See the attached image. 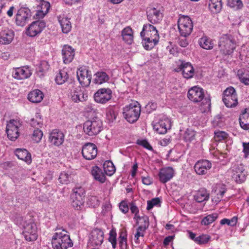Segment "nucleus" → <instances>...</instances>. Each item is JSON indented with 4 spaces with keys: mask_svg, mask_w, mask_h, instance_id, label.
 Listing matches in <instances>:
<instances>
[{
    "mask_svg": "<svg viewBox=\"0 0 249 249\" xmlns=\"http://www.w3.org/2000/svg\"><path fill=\"white\" fill-rule=\"evenodd\" d=\"M17 225L23 227V235L25 239L29 242H33L37 238V228L34 220L31 215H27L25 218L17 216L15 220Z\"/></svg>",
    "mask_w": 249,
    "mask_h": 249,
    "instance_id": "1",
    "label": "nucleus"
},
{
    "mask_svg": "<svg viewBox=\"0 0 249 249\" xmlns=\"http://www.w3.org/2000/svg\"><path fill=\"white\" fill-rule=\"evenodd\" d=\"M142 45L145 49L150 50L159 42L160 36L156 27L150 24H144L141 32Z\"/></svg>",
    "mask_w": 249,
    "mask_h": 249,
    "instance_id": "2",
    "label": "nucleus"
},
{
    "mask_svg": "<svg viewBox=\"0 0 249 249\" xmlns=\"http://www.w3.org/2000/svg\"><path fill=\"white\" fill-rule=\"evenodd\" d=\"M238 42L234 36L223 34L219 38L218 47L220 52L224 55H231L233 53Z\"/></svg>",
    "mask_w": 249,
    "mask_h": 249,
    "instance_id": "3",
    "label": "nucleus"
},
{
    "mask_svg": "<svg viewBox=\"0 0 249 249\" xmlns=\"http://www.w3.org/2000/svg\"><path fill=\"white\" fill-rule=\"evenodd\" d=\"M52 245L53 249H67L72 247L73 243L66 231L57 230L52 237Z\"/></svg>",
    "mask_w": 249,
    "mask_h": 249,
    "instance_id": "4",
    "label": "nucleus"
},
{
    "mask_svg": "<svg viewBox=\"0 0 249 249\" xmlns=\"http://www.w3.org/2000/svg\"><path fill=\"white\" fill-rule=\"evenodd\" d=\"M141 108L140 104L137 101H133L126 106L123 109V114L125 119L130 123L136 122L140 117Z\"/></svg>",
    "mask_w": 249,
    "mask_h": 249,
    "instance_id": "5",
    "label": "nucleus"
},
{
    "mask_svg": "<svg viewBox=\"0 0 249 249\" xmlns=\"http://www.w3.org/2000/svg\"><path fill=\"white\" fill-rule=\"evenodd\" d=\"M83 129L85 134L96 136L103 129L102 121L97 118L88 120L83 124Z\"/></svg>",
    "mask_w": 249,
    "mask_h": 249,
    "instance_id": "6",
    "label": "nucleus"
},
{
    "mask_svg": "<svg viewBox=\"0 0 249 249\" xmlns=\"http://www.w3.org/2000/svg\"><path fill=\"white\" fill-rule=\"evenodd\" d=\"M188 98L190 100L198 103L203 100L202 103L205 106L206 108H209L211 106V100L209 98H205L204 90L202 88L197 86H194L190 89L188 91Z\"/></svg>",
    "mask_w": 249,
    "mask_h": 249,
    "instance_id": "7",
    "label": "nucleus"
},
{
    "mask_svg": "<svg viewBox=\"0 0 249 249\" xmlns=\"http://www.w3.org/2000/svg\"><path fill=\"white\" fill-rule=\"evenodd\" d=\"M22 122L19 119H12L7 123L6 133L9 140L15 141L19 136Z\"/></svg>",
    "mask_w": 249,
    "mask_h": 249,
    "instance_id": "8",
    "label": "nucleus"
},
{
    "mask_svg": "<svg viewBox=\"0 0 249 249\" xmlns=\"http://www.w3.org/2000/svg\"><path fill=\"white\" fill-rule=\"evenodd\" d=\"M178 29L181 36H189L193 29V24L191 18L187 16L181 15L178 21Z\"/></svg>",
    "mask_w": 249,
    "mask_h": 249,
    "instance_id": "9",
    "label": "nucleus"
},
{
    "mask_svg": "<svg viewBox=\"0 0 249 249\" xmlns=\"http://www.w3.org/2000/svg\"><path fill=\"white\" fill-rule=\"evenodd\" d=\"M222 100L227 107H236L238 103L236 90L232 87L227 88L223 92Z\"/></svg>",
    "mask_w": 249,
    "mask_h": 249,
    "instance_id": "10",
    "label": "nucleus"
},
{
    "mask_svg": "<svg viewBox=\"0 0 249 249\" xmlns=\"http://www.w3.org/2000/svg\"><path fill=\"white\" fill-rule=\"evenodd\" d=\"M72 192L71 196V205L75 209L79 210L84 202V198L85 194L84 189L81 187H75L73 189Z\"/></svg>",
    "mask_w": 249,
    "mask_h": 249,
    "instance_id": "11",
    "label": "nucleus"
},
{
    "mask_svg": "<svg viewBox=\"0 0 249 249\" xmlns=\"http://www.w3.org/2000/svg\"><path fill=\"white\" fill-rule=\"evenodd\" d=\"M77 79L83 87H88L89 85L91 79V74L86 66H82L78 68L77 71Z\"/></svg>",
    "mask_w": 249,
    "mask_h": 249,
    "instance_id": "12",
    "label": "nucleus"
},
{
    "mask_svg": "<svg viewBox=\"0 0 249 249\" xmlns=\"http://www.w3.org/2000/svg\"><path fill=\"white\" fill-rule=\"evenodd\" d=\"M231 170L232 178L237 183H241L245 181L247 174L243 164H235L231 167Z\"/></svg>",
    "mask_w": 249,
    "mask_h": 249,
    "instance_id": "13",
    "label": "nucleus"
},
{
    "mask_svg": "<svg viewBox=\"0 0 249 249\" xmlns=\"http://www.w3.org/2000/svg\"><path fill=\"white\" fill-rule=\"evenodd\" d=\"M46 26L43 20H36L32 22L27 28L26 34L28 36L35 37L40 34Z\"/></svg>",
    "mask_w": 249,
    "mask_h": 249,
    "instance_id": "14",
    "label": "nucleus"
},
{
    "mask_svg": "<svg viewBox=\"0 0 249 249\" xmlns=\"http://www.w3.org/2000/svg\"><path fill=\"white\" fill-rule=\"evenodd\" d=\"M176 71H181L182 76L186 79H190L194 75V69L190 62L179 60Z\"/></svg>",
    "mask_w": 249,
    "mask_h": 249,
    "instance_id": "15",
    "label": "nucleus"
},
{
    "mask_svg": "<svg viewBox=\"0 0 249 249\" xmlns=\"http://www.w3.org/2000/svg\"><path fill=\"white\" fill-rule=\"evenodd\" d=\"M171 127V122L169 118L165 116H162L159 121L153 125V128L158 133L163 134L167 132Z\"/></svg>",
    "mask_w": 249,
    "mask_h": 249,
    "instance_id": "16",
    "label": "nucleus"
},
{
    "mask_svg": "<svg viewBox=\"0 0 249 249\" xmlns=\"http://www.w3.org/2000/svg\"><path fill=\"white\" fill-rule=\"evenodd\" d=\"M31 13L29 9L26 7L20 8L17 12L15 17L17 25L23 26L31 17Z\"/></svg>",
    "mask_w": 249,
    "mask_h": 249,
    "instance_id": "17",
    "label": "nucleus"
},
{
    "mask_svg": "<svg viewBox=\"0 0 249 249\" xmlns=\"http://www.w3.org/2000/svg\"><path fill=\"white\" fill-rule=\"evenodd\" d=\"M65 135L60 130L54 129L49 134L48 141L52 145L55 146H59L64 142Z\"/></svg>",
    "mask_w": 249,
    "mask_h": 249,
    "instance_id": "18",
    "label": "nucleus"
},
{
    "mask_svg": "<svg viewBox=\"0 0 249 249\" xmlns=\"http://www.w3.org/2000/svg\"><path fill=\"white\" fill-rule=\"evenodd\" d=\"M112 97V91L107 88H102L98 89L94 95L95 101L97 103L106 104Z\"/></svg>",
    "mask_w": 249,
    "mask_h": 249,
    "instance_id": "19",
    "label": "nucleus"
},
{
    "mask_svg": "<svg viewBox=\"0 0 249 249\" xmlns=\"http://www.w3.org/2000/svg\"><path fill=\"white\" fill-rule=\"evenodd\" d=\"M32 71L27 66L13 68L12 72L13 77L17 80H24L29 78Z\"/></svg>",
    "mask_w": 249,
    "mask_h": 249,
    "instance_id": "20",
    "label": "nucleus"
},
{
    "mask_svg": "<svg viewBox=\"0 0 249 249\" xmlns=\"http://www.w3.org/2000/svg\"><path fill=\"white\" fill-rule=\"evenodd\" d=\"M82 154L86 160H92L95 159L97 155L96 145L93 143H86L82 147Z\"/></svg>",
    "mask_w": 249,
    "mask_h": 249,
    "instance_id": "21",
    "label": "nucleus"
},
{
    "mask_svg": "<svg viewBox=\"0 0 249 249\" xmlns=\"http://www.w3.org/2000/svg\"><path fill=\"white\" fill-rule=\"evenodd\" d=\"M104 232L100 229L93 230L90 234L88 242V246L96 247L100 246L104 240Z\"/></svg>",
    "mask_w": 249,
    "mask_h": 249,
    "instance_id": "22",
    "label": "nucleus"
},
{
    "mask_svg": "<svg viewBox=\"0 0 249 249\" xmlns=\"http://www.w3.org/2000/svg\"><path fill=\"white\" fill-rule=\"evenodd\" d=\"M212 168V163L207 160H198L194 166L195 172L198 175H205Z\"/></svg>",
    "mask_w": 249,
    "mask_h": 249,
    "instance_id": "23",
    "label": "nucleus"
},
{
    "mask_svg": "<svg viewBox=\"0 0 249 249\" xmlns=\"http://www.w3.org/2000/svg\"><path fill=\"white\" fill-rule=\"evenodd\" d=\"M147 18L152 24L159 23L162 18V13L157 8L151 7L147 11Z\"/></svg>",
    "mask_w": 249,
    "mask_h": 249,
    "instance_id": "24",
    "label": "nucleus"
},
{
    "mask_svg": "<svg viewBox=\"0 0 249 249\" xmlns=\"http://www.w3.org/2000/svg\"><path fill=\"white\" fill-rule=\"evenodd\" d=\"M175 174V171L172 167H168L160 169L158 176L160 181L163 183L170 180Z\"/></svg>",
    "mask_w": 249,
    "mask_h": 249,
    "instance_id": "25",
    "label": "nucleus"
},
{
    "mask_svg": "<svg viewBox=\"0 0 249 249\" xmlns=\"http://www.w3.org/2000/svg\"><path fill=\"white\" fill-rule=\"evenodd\" d=\"M74 50L69 45H64L62 50V55L65 64L70 63L74 56Z\"/></svg>",
    "mask_w": 249,
    "mask_h": 249,
    "instance_id": "26",
    "label": "nucleus"
},
{
    "mask_svg": "<svg viewBox=\"0 0 249 249\" xmlns=\"http://www.w3.org/2000/svg\"><path fill=\"white\" fill-rule=\"evenodd\" d=\"M50 7V4L48 1H40L35 15L36 18H42L48 13Z\"/></svg>",
    "mask_w": 249,
    "mask_h": 249,
    "instance_id": "27",
    "label": "nucleus"
},
{
    "mask_svg": "<svg viewBox=\"0 0 249 249\" xmlns=\"http://www.w3.org/2000/svg\"><path fill=\"white\" fill-rule=\"evenodd\" d=\"M14 37L13 31L5 29L0 32V44H8L10 43Z\"/></svg>",
    "mask_w": 249,
    "mask_h": 249,
    "instance_id": "28",
    "label": "nucleus"
},
{
    "mask_svg": "<svg viewBox=\"0 0 249 249\" xmlns=\"http://www.w3.org/2000/svg\"><path fill=\"white\" fill-rule=\"evenodd\" d=\"M15 154L19 160H21L28 164L32 162L31 154L25 149L18 148L15 150Z\"/></svg>",
    "mask_w": 249,
    "mask_h": 249,
    "instance_id": "29",
    "label": "nucleus"
},
{
    "mask_svg": "<svg viewBox=\"0 0 249 249\" xmlns=\"http://www.w3.org/2000/svg\"><path fill=\"white\" fill-rule=\"evenodd\" d=\"M91 174L93 178L101 183H104L106 180V177L103 170L97 166L92 167Z\"/></svg>",
    "mask_w": 249,
    "mask_h": 249,
    "instance_id": "30",
    "label": "nucleus"
},
{
    "mask_svg": "<svg viewBox=\"0 0 249 249\" xmlns=\"http://www.w3.org/2000/svg\"><path fill=\"white\" fill-rule=\"evenodd\" d=\"M239 124L241 127L245 130H249V108H245L240 115Z\"/></svg>",
    "mask_w": 249,
    "mask_h": 249,
    "instance_id": "31",
    "label": "nucleus"
},
{
    "mask_svg": "<svg viewBox=\"0 0 249 249\" xmlns=\"http://www.w3.org/2000/svg\"><path fill=\"white\" fill-rule=\"evenodd\" d=\"M43 97V93L38 89H36L30 91L28 95V100L34 103L41 102Z\"/></svg>",
    "mask_w": 249,
    "mask_h": 249,
    "instance_id": "32",
    "label": "nucleus"
},
{
    "mask_svg": "<svg viewBox=\"0 0 249 249\" xmlns=\"http://www.w3.org/2000/svg\"><path fill=\"white\" fill-rule=\"evenodd\" d=\"M57 18L62 32L65 34L69 33L71 29V24L69 19L66 18L64 15H59Z\"/></svg>",
    "mask_w": 249,
    "mask_h": 249,
    "instance_id": "33",
    "label": "nucleus"
},
{
    "mask_svg": "<svg viewBox=\"0 0 249 249\" xmlns=\"http://www.w3.org/2000/svg\"><path fill=\"white\" fill-rule=\"evenodd\" d=\"M123 39L128 44H131L133 41V32L131 28L127 26L122 31Z\"/></svg>",
    "mask_w": 249,
    "mask_h": 249,
    "instance_id": "34",
    "label": "nucleus"
},
{
    "mask_svg": "<svg viewBox=\"0 0 249 249\" xmlns=\"http://www.w3.org/2000/svg\"><path fill=\"white\" fill-rule=\"evenodd\" d=\"M209 198V193L205 188H201L194 195V199L199 203L207 201Z\"/></svg>",
    "mask_w": 249,
    "mask_h": 249,
    "instance_id": "35",
    "label": "nucleus"
},
{
    "mask_svg": "<svg viewBox=\"0 0 249 249\" xmlns=\"http://www.w3.org/2000/svg\"><path fill=\"white\" fill-rule=\"evenodd\" d=\"M109 79V76L104 71H98L94 75L93 81L96 84H102L107 82Z\"/></svg>",
    "mask_w": 249,
    "mask_h": 249,
    "instance_id": "36",
    "label": "nucleus"
},
{
    "mask_svg": "<svg viewBox=\"0 0 249 249\" xmlns=\"http://www.w3.org/2000/svg\"><path fill=\"white\" fill-rule=\"evenodd\" d=\"M200 46L206 50H211L213 47V42L212 39L207 36L201 37L198 41Z\"/></svg>",
    "mask_w": 249,
    "mask_h": 249,
    "instance_id": "37",
    "label": "nucleus"
},
{
    "mask_svg": "<svg viewBox=\"0 0 249 249\" xmlns=\"http://www.w3.org/2000/svg\"><path fill=\"white\" fill-rule=\"evenodd\" d=\"M87 98V95L81 90H75L71 95L72 100L75 103L85 101Z\"/></svg>",
    "mask_w": 249,
    "mask_h": 249,
    "instance_id": "38",
    "label": "nucleus"
},
{
    "mask_svg": "<svg viewBox=\"0 0 249 249\" xmlns=\"http://www.w3.org/2000/svg\"><path fill=\"white\" fill-rule=\"evenodd\" d=\"M69 78V75L66 70L63 69L59 71L55 77V82L58 85H61L66 82Z\"/></svg>",
    "mask_w": 249,
    "mask_h": 249,
    "instance_id": "39",
    "label": "nucleus"
},
{
    "mask_svg": "<svg viewBox=\"0 0 249 249\" xmlns=\"http://www.w3.org/2000/svg\"><path fill=\"white\" fill-rule=\"evenodd\" d=\"M30 123L32 126L37 129L41 127L43 125V119L40 113H36L35 117L31 119Z\"/></svg>",
    "mask_w": 249,
    "mask_h": 249,
    "instance_id": "40",
    "label": "nucleus"
},
{
    "mask_svg": "<svg viewBox=\"0 0 249 249\" xmlns=\"http://www.w3.org/2000/svg\"><path fill=\"white\" fill-rule=\"evenodd\" d=\"M119 245L120 249H127V233L125 231H122L119 233Z\"/></svg>",
    "mask_w": 249,
    "mask_h": 249,
    "instance_id": "41",
    "label": "nucleus"
},
{
    "mask_svg": "<svg viewBox=\"0 0 249 249\" xmlns=\"http://www.w3.org/2000/svg\"><path fill=\"white\" fill-rule=\"evenodd\" d=\"M49 69V65L46 61H41L36 68V72L39 76L44 75Z\"/></svg>",
    "mask_w": 249,
    "mask_h": 249,
    "instance_id": "42",
    "label": "nucleus"
},
{
    "mask_svg": "<svg viewBox=\"0 0 249 249\" xmlns=\"http://www.w3.org/2000/svg\"><path fill=\"white\" fill-rule=\"evenodd\" d=\"M196 134V132L194 130L187 129L182 135V138L186 142H190L195 139Z\"/></svg>",
    "mask_w": 249,
    "mask_h": 249,
    "instance_id": "43",
    "label": "nucleus"
},
{
    "mask_svg": "<svg viewBox=\"0 0 249 249\" xmlns=\"http://www.w3.org/2000/svg\"><path fill=\"white\" fill-rule=\"evenodd\" d=\"M104 171L106 174L107 176H110L112 175L115 171V166L111 161H106L104 164Z\"/></svg>",
    "mask_w": 249,
    "mask_h": 249,
    "instance_id": "44",
    "label": "nucleus"
},
{
    "mask_svg": "<svg viewBox=\"0 0 249 249\" xmlns=\"http://www.w3.org/2000/svg\"><path fill=\"white\" fill-rule=\"evenodd\" d=\"M209 8L213 13H219L222 8L221 1H211L209 3Z\"/></svg>",
    "mask_w": 249,
    "mask_h": 249,
    "instance_id": "45",
    "label": "nucleus"
},
{
    "mask_svg": "<svg viewBox=\"0 0 249 249\" xmlns=\"http://www.w3.org/2000/svg\"><path fill=\"white\" fill-rule=\"evenodd\" d=\"M237 77L241 83L245 85L249 86V75L246 74L243 70L238 71Z\"/></svg>",
    "mask_w": 249,
    "mask_h": 249,
    "instance_id": "46",
    "label": "nucleus"
},
{
    "mask_svg": "<svg viewBox=\"0 0 249 249\" xmlns=\"http://www.w3.org/2000/svg\"><path fill=\"white\" fill-rule=\"evenodd\" d=\"M71 179V175L66 172H62L59 175L58 180L62 184H69Z\"/></svg>",
    "mask_w": 249,
    "mask_h": 249,
    "instance_id": "47",
    "label": "nucleus"
},
{
    "mask_svg": "<svg viewBox=\"0 0 249 249\" xmlns=\"http://www.w3.org/2000/svg\"><path fill=\"white\" fill-rule=\"evenodd\" d=\"M218 217V214L213 213L205 216L201 221L202 225H208L213 222Z\"/></svg>",
    "mask_w": 249,
    "mask_h": 249,
    "instance_id": "48",
    "label": "nucleus"
},
{
    "mask_svg": "<svg viewBox=\"0 0 249 249\" xmlns=\"http://www.w3.org/2000/svg\"><path fill=\"white\" fill-rule=\"evenodd\" d=\"M147 229L145 227L139 226L136 230V233L135 234V243L137 244L140 243L139 237H143L146 230Z\"/></svg>",
    "mask_w": 249,
    "mask_h": 249,
    "instance_id": "49",
    "label": "nucleus"
},
{
    "mask_svg": "<svg viewBox=\"0 0 249 249\" xmlns=\"http://www.w3.org/2000/svg\"><path fill=\"white\" fill-rule=\"evenodd\" d=\"M117 233L116 231L114 229H111L109 231V237L108 238V241L111 244L112 247L113 249L116 248L117 245Z\"/></svg>",
    "mask_w": 249,
    "mask_h": 249,
    "instance_id": "50",
    "label": "nucleus"
},
{
    "mask_svg": "<svg viewBox=\"0 0 249 249\" xmlns=\"http://www.w3.org/2000/svg\"><path fill=\"white\" fill-rule=\"evenodd\" d=\"M228 136V134L225 131L218 130L214 132V138L215 141L220 142L226 139Z\"/></svg>",
    "mask_w": 249,
    "mask_h": 249,
    "instance_id": "51",
    "label": "nucleus"
},
{
    "mask_svg": "<svg viewBox=\"0 0 249 249\" xmlns=\"http://www.w3.org/2000/svg\"><path fill=\"white\" fill-rule=\"evenodd\" d=\"M211 239V236L208 234H201L197 236L196 243L198 245H203L207 244Z\"/></svg>",
    "mask_w": 249,
    "mask_h": 249,
    "instance_id": "52",
    "label": "nucleus"
},
{
    "mask_svg": "<svg viewBox=\"0 0 249 249\" xmlns=\"http://www.w3.org/2000/svg\"><path fill=\"white\" fill-rule=\"evenodd\" d=\"M227 191V188L225 185L224 184H218L217 185L216 189L215 190V192L216 193V195L217 196V198L218 199H221L224 194L226 193Z\"/></svg>",
    "mask_w": 249,
    "mask_h": 249,
    "instance_id": "53",
    "label": "nucleus"
},
{
    "mask_svg": "<svg viewBox=\"0 0 249 249\" xmlns=\"http://www.w3.org/2000/svg\"><path fill=\"white\" fill-rule=\"evenodd\" d=\"M237 220L238 219L237 216H233L231 219H228L227 218L222 219L220 221V223L222 225L227 224L228 226L233 227L236 225L237 222Z\"/></svg>",
    "mask_w": 249,
    "mask_h": 249,
    "instance_id": "54",
    "label": "nucleus"
},
{
    "mask_svg": "<svg viewBox=\"0 0 249 249\" xmlns=\"http://www.w3.org/2000/svg\"><path fill=\"white\" fill-rule=\"evenodd\" d=\"M43 136V132L42 131L39 129H35L33 133L32 134V139L33 141L35 142H39Z\"/></svg>",
    "mask_w": 249,
    "mask_h": 249,
    "instance_id": "55",
    "label": "nucleus"
},
{
    "mask_svg": "<svg viewBox=\"0 0 249 249\" xmlns=\"http://www.w3.org/2000/svg\"><path fill=\"white\" fill-rule=\"evenodd\" d=\"M160 200L159 197L152 198L151 200L147 201V209L149 210L154 206H160Z\"/></svg>",
    "mask_w": 249,
    "mask_h": 249,
    "instance_id": "56",
    "label": "nucleus"
},
{
    "mask_svg": "<svg viewBox=\"0 0 249 249\" xmlns=\"http://www.w3.org/2000/svg\"><path fill=\"white\" fill-rule=\"evenodd\" d=\"M227 5L235 10L242 8L243 5L242 1H228Z\"/></svg>",
    "mask_w": 249,
    "mask_h": 249,
    "instance_id": "57",
    "label": "nucleus"
},
{
    "mask_svg": "<svg viewBox=\"0 0 249 249\" xmlns=\"http://www.w3.org/2000/svg\"><path fill=\"white\" fill-rule=\"evenodd\" d=\"M107 119L109 123H112L114 120H115L116 116L113 109L109 108L107 110Z\"/></svg>",
    "mask_w": 249,
    "mask_h": 249,
    "instance_id": "58",
    "label": "nucleus"
},
{
    "mask_svg": "<svg viewBox=\"0 0 249 249\" xmlns=\"http://www.w3.org/2000/svg\"><path fill=\"white\" fill-rule=\"evenodd\" d=\"M100 200L98 198L95 196H91L89 199L88 203L89 205L93 207H96L99 205Z\"/></svg>",
    "mask_w": 249,
    "mask_h": 249,
    "instance_id": "59",
    "label": "nucleus"
},
{
    "mask_svg": "<svg viewBox=\"0 0 249 249\" xmlns=\"http://www.w3.org/2000/svg\"><path fill=\"white\" fill-rule=\"evenodd\" d=\"M119 209L122 213H127L129 210V206L127 202L124 200L122 201L119 204Z\"/></svg>",
    "mask_w": 249,
    "mask_h": 249,
    "instance_id": "60",
    "label": "nucleus"
},
{
    "mask_svg": "<svg viewBox=\"0 0 249 249\" xmlns=\"http://www.w3.org/2000/svg\"><path fill=\"white\" fill-rule=\"evenodd\" d=\"M137 143L140 145L142 146L143 147L148 150H151L152 149V146L145 140H138L137 141Z\"/></svg>",
    "mask_w": 249,
    "mask_h": 249,
    "instance_id": "61",
    "label": "nucleus"
},
{
    "mask_svg": "<svg viewBox=\"0 0 249 249\" xmlns=\"http://www.w3.org/2000/svg\"><path fill=\"white\" fill-rule=\"evenodd\" d=\"M222 123V118L219 115L216 116L212 122L214 127L220 126Z\"/></svg>",
    "mask_w": 249,
    "mask_h": 249,
    "instance_id": "62",
    "label": "nucleus"
},
{
    "mask_svg": "<svg viewBox=\"0 0 249 249\" xmlns=\"http://www.w3.org/2000/svg\"><path fill=\"white\" fill-rule=\"evenodd\" d=\"M178 43L182 47H186L188 45V41L186 37L182 36L179 37L178 40Z\"/></svg>",
    "mask_w": 249,
    "mask_h": 249,
    "instance_id": "63",
    "label": "nucleus"
},
{
    "mask_svg": "<svg viewBox=\"0 0 249 249\" xmlns=\"http://www.w3.org/2000/svg\"><path fill=\"white\" fill-rule=\"evenodd\" d=\"M243 150V152L244 153V157L245 158H247L249 155V142L242 143Z\"/></svg>",
    "mask_w": 249,
    "mask_h": 249,
    "instance_id": "64",
    "label": "nucleus"
}]
</instances>
